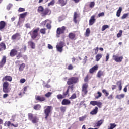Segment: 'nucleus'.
I'll return each mask as SVG.
<instances>
[{
	"mask_svg": "<svg viewBox=\"0 0 129 129\" xmlns=\"http://www.w3.org/2000/svg\"><path fill=\"white\" fill-rule=\"evenodd\" d=\"M13 81V77L11 76L6 75L2 78L3 84V91L4 93H9L11 92V89L9 88L10 84L8 82H11Z\"/></svg>",
	"mask_w": 129,
	"mask_h": 129,
	"instance_id": "obj_1",
	"label": "nucleus"
},
{
	"mask_svg": "<svg viewBox=\"0 0 129 129\" xmlns=\"http://www.w3.org/2000/svg\"><path fill=\"white\" fill-rule=\"evenodd\" d=\"M38 13H39L42 17H46V16H49L51 15V10L50 9L46 8L44 9V7L42 6H40L38 7L37 9Z\"/></svg>",
	"mask_w": 129,
	"mask_h": 129,
	"instance_id": "obj_2",
	"label": "nucleus"
},
{
	"mask_svg": "<svg viewBox=\"0 0 129 129\" xmlns=\"http://www.w3.org/2000/svg\"><path fill=\"white\" fill-rule=\"evenodd\" d=\"M39 31H40V28L38 27L29 32V34L32 40H35V39L38 38V36H39Z\"/></svg>",
	"mask_w": 129,
	"mask_h": 129,
	"instance_id": "obj_3",
	"label": "nucleus"
},
{
	"mask_svg": "<svg viewBox=\"0 0 129 129\" xmlns=\"http://www.w3.org/2000/svg\"><path fill=\"white\" fill-rule=\"evenodd\" d=\"M28 120H30L32 123H38L39 122V118L37 116L34 115L32 113H29L28 114Z\"/></svg>",
	"mask_w": 129,
	"mask_h": 129,
	"instance_id": "obj_4",
	"label": "nucleus"
},
{
	"mask_svg": "<svg viewBox=\"0 0 129 129\" xmlns=\"http://www.w3.org/2000/svg\"><path fill=\"white\" fill-rule=\"evenodd\" d=\"M79 82V77H72L68 79L67 85H72V84H76Z\"/></svg>",
	"mask_w": 129,
	"mask_h": 129,
	"instance_id": "obj_5",
	"label": "nucleus"
},
{
	"mask_svg": "<svg viewBox=\"0 0 129 129\" xmlns=\"http://www.w3.org/2000/svg\"><path fill=\"white\" fill-rule=\"evenodd\" d=\"M45 107V109L44 110V114H45V119L47 120L48 119V117L50 115V113H51V111H52V109L53 107L52 106H48Z\"/></svg>",
	"mask_w": 129,
	"mask_h": 129,
	"instance_id": "obj_6",
	"label": "nucleus"
},
{
	"mask_svg": "<svg viewBox=\"0 0 129 129\" xmlns=\"http://www.w3.org/2000/svg\"><path fill=\"white\" fill-rule=\"evenodd\" d=\"M52 24V21L49 19H46L45 21H43L41 22V25H42L43 26L46 25V27L48 30H51L52 29V26H51V24Z\"/></svg>",
	"mask_w": 129,
	"mask_h": 129,
	"instance_id": "obj_7",
	"label": "nucleus"
},
{
	"mask_svg": "<svg viewBox=\"0 0 129 129\" xmlns=\"http://www.w3.org/2000/svg\"><path fill=\"white\" fill-rule=\"evenodd\" d=\"M66 30V27L62 26L61 27L58 28L56 30V36L57 38L60 37V35L62 34H65V31Z\"/></svg>",
	"mask_w": 129,
	"mask_h": 129,
	"instance_id": "obj_8",
	"label": "nucleus"
},
{
	"mask_svg": "<svg viewBox=\"0 0 129 129\" xmlns=\"http://www.w3.org/2000/svg\"><path fill=\"white\" fill-rule=\"evenodd\" d=\"M87 88H88V84L87 83L83 84L82 86V92L84 94V95H86V94L88 93Z\"/></svg>",
	"mask_w": 129,
	"mask_h": 129,
	"instance_id": "obj_9",
	"label": "nucleus"
},
{
	"mask_svg": "<svg viewBox=\"0 0 129 129\" xmlns=\"http://www.w3.org/2000/svg\"><path fill=\"white\" fill-rule=\"evenodd\" d=\"M90 104L91 105H93V106H95V105H97L99 108H101V106L102 105V103L97 101H91L90 102Z\"/></svg>",
	"mask_w": 129,
	"mask_h": 129,
	"instance_id": "obj_10",
	"label": "nucleus"
},
{
	"mask_svg": "<svg viewBox=\"0 0 129 129\" xmlns=\"http://www.w3.org/2000/svg\"><path fill=\"white\" fill-rule=\"evenodd\" d=\"M4 126H7L8 127H10V126H14V127H18L19 125L18 124H14L11 122L10 121H5L4 124Z\"/></svg>",
	"mask_w": 129,
	"mask_h": 129,
	"instance_id": "obj_11",
	"label": "nucleus"
},
{
	"mask_svg": "<svg viewBox=\"0 0 129 129\" xmlns=\"http://www.w3.org/2000/svg\"><path fill=\"white\" fill-rule=\"evenodd\" d=\"M35 100L36 101H39V102H43L46 101V97L43 96H35Z\"/></svg>",
	"mask_w": 129,
	"mask_h": 129,
	"instance_id": "obj_12",
	"label": "nucleus"
},
{
	"mask_svg": "<svg viewBox=\"0 0 129 129\" xmlns=\"http://www.w3.org/2000/svg\"><path fill=\"white\" fill-rule=\"evenodd\" d=\"M11 39L13 41L15 40H18L19 41L21 39V34L19 33H16L12 36Z\"/></svg>",
	"mask_w": 129,
	"mask_h": 129,
	"instance_id": "obj_13",
	"label": "nucleus"
},
{
	"mask_svg": "<svg viewBox=\"0 0 129 129\" xmlns=\"http://www.w3.org/2000/svg\"><path fill=\"white\" fill-rule=\"evenodd\" d=\"M113 59L115 61V62H119L122 61V59H123V56L118 57L116 55H113Z\"/></svg>",
	"mask_w": 129,
	"mask_h": 129,
	"instance_id": "obj_14",
	"label": "nucleus"
},
{
	"mask_svg": "<svg viewBox=\"0 0 129 129\" xmlns=\"http://www.w3.org/2000/svg\"><path fill=\"white\" fill-rule=\"evenodd\" d=\"M96 21V19H95V15L92 16L89 21V26H92V25L95 23Z\"/></svg>",
	"mask_w": 129,
	"mask_h": 129,
	"instance_id": "obj_15",
	"label": "nucleus"
},
{
	"mask_svg": "<svg viewBox=\"0 0 129 129\" xmlns=\"http://www.w3.org/2000/svg\"><path fill=\"white\" fill-rule=\"evenodd\" d=\"M17 55H18V50L16 49H13L10 51V57H15V56H17Z\"/></svg>",
	"mask_w": 129,
	"mask_h": 129,
	"instance_id": "obj_16",
	"label": "nucleus"
},
{
	"mask_svg": "<svg viewBox=\"0 0 129 129\" xmlns=\"http://www.w3.org/2000/svg\"><path fill=\"white\" fill-rule=\"evenodd\" d=\"M80 16V14H79L76 12H75L74 13L73 22L75 23V24H76L77 23V18H79Z\"/></svg>",
	"mask_w": 129,
	"mask_h": 129,
	"instance_id": "obj_17",
	"label": "nucleus"
},
{
	"mask_svg": "<svg viewBox=\"0 0 129 129\" xmlns=\"http://www.w3.org/2000/svg\"><path fill=\"white\" fill-rule=\"evenodd\" d=\"M97 70H98V66L96 64L89 70V72L91 74H93V73L97 71Z\"/></svg>",
	"mask_w": 129,
	"mask_h": 129,
	"instance_id": "obj_18",
	"label": "nucleus"
},
{
	"mask_svg": "<svg viewBox=\"0 0 129 129\" xmlns=\"http://www.w3.org/2000/svg\"><path fill=\"white\" fill-rule=\"evenodd\" d=\"M56 49L58 52L62 53L63 51V42H60L58 45H56Z\"/></svg>",
	"mask_w": 129,
	"mask_h": 129,
	"instance_id": "obj_19",
	"label": "nucleus"
},
{
	"mask_svg": "<svg viewBox=\"0 0 129 129\" xmlns=\"http://www.w3.org/2000/svg\"><path fill=\"white\" fill-rule=\"evenodd\" d=\"M6 25L7 23H6V22L4 21H0V31H3L4 29L6 28Z\"/></svg>",
	"mask_w": 129,
	"mask_h": 129,
	"instance_id": "obj_20",
	"label": "nucleus"
},
{
	"mask_svg": "<svg viewBox=\"0 0 129 129\" xmlns=\"http://www.w3.org/2000/svg\"><path fill=\"white\" fill-rule=\"evenodd\" d=\"M57 4L60 5L61 7H64L67 4V0H58Z\"/></svg>",
	"mask_w": 129,
	"mask_h": 129,
	"instance_id": "obj_21",
	"label": "nucleus"
},
{
	"mask_svg": "<svg viewBox=\"0 0 129 129\" xmlns=\"http://www.w3.org/2000/svg\"><path fill=\"white\" fill-rule=\"evenodd\" d=\"M68 37L70 40H76V34L73 32H71L69 34Z\"/></svg>",
	"mask_w": 129,
	"mask_h": 129,
	"instance_id": "obj_22",
	"label": "nucleus"
},
{
	"mask_svg": "<svg viewBox=\"0 0 129 129\" xmlns=\"http://www.w3.org/2000/svg\"><path fill=\"white\" fill-rule=\"evenodd\" d=\"M71 104V102L70 101V100L67 99H64L61 102L62 105H69V104Z\"/></svg>",
	"mask_w": 129,
	"mask_h": 129,
	"instance_id": "obj_23",
	"label": "nucleus"
},
{
	"mask_svg": "<svg viewBox=\"0 0 129 129\" xmlns=\"http://www.w3.org/2000/svg\"><path fill=\"white\" fill-rule=\"evenodd\" d=\"M6 49V43L4 42H2L0 43V52L2 51H5Z\"/></svg>",
	"mask_w": 129,
	"mask_h": 129,
	"instance_id": "obj_24",
	"label": "nucleus"
},
{
	"mask_svg": "<svg viewBox=\"0 0 129 129\" xmlns=\"http://www.w3.org/2000/svg\"><path fill=\"white\" fill-rule=\"evenodd\" d=\"M97 112H98V107H95V108L90 112V114H91V115H95L97 114Z\"/></svg>",
	"mask_w": 129,
	"mask_h": 129,
	"instance_id": "obj_25",
	"label": "nucleus"
},
{
	"mask_svg": "<svg viewBox=\"0 0 129 129\" xmlns=\"http://www.w3.org/2000/svg\"><path fill=\"white\" fill-rule=\"evenodd\" d=\"M6 62H7V56L4 55L2 57V58L0 61V63L4 66Z\"/></svg>",
	"mask_w": 129,
	"mask_h": 129,
	"instance_id": "obj_26",
	"label": "nucleus"
},
{
	"mask_svg": "<svg viewBox=\"0 0 129 129\" xmlns=\"http://www.w3.org/2000/svg\"><path fill=\"white\" fill-rule=\"evenodd\" d=\"M116 84L118 86V88L119 89V91H121L122 89V83L121 81H118L116 82Z\"/></svg>",
	"mask_w": 129,
	"mask_h": 129,
	"instance_id": "obj_27",
	"label": "nucleus"
},
{
	"mask_svg": "<svg viewBox=\"0 0 129 129\" xmlns=\"http://www.w3.org/2000/svg\"><path fill=\"white\" fill-rule=\"evenodd\" d=\"M28 44L31 47V49H35V43L33 42V40H30L28 42Z\"/></svg>",
	"mask_w": 129,
	"mask_h": 129,
	"instance_id": "obj_28",
	"label": "nucleus"
},
{
	"mask_svg": "<svg viewBox=\"0 0 129 129\" xmlns=\"http://www.w3.org/2000/svg\"><path fill=\"white\" fill-rule=\"evenodd\" d=\"M101 76H104V73L102 71L99 70L97 74V77L100 78Z\"/></svg>",
	"mask_w": 129,
	"mask_h": 129,
	"instance_id": "obj_29",
	"label": "nucleus"
},
{
	"mask_svg": "<svg viewBox=\"0 0 129 129\" xmlns=\"http://www.w3.org/2000/svg\"><path fill=\"white\" fill-rule=\"evenodd\" d=\"M101 58H102V54L99 53L97 54L95 56L96 61L97 62H98V61H99L101 59Z\"/></svg>",
	"mask_w": 129,
	"mask_h": 129,
	"instance_id": "obj_30",
	"label": "nucleus"
},
{
	"mask_svg": "<svg viewBox=\"0 0 129 129\" xmlns=\"http://www.w3.org/2000/svg\"><path fill=\"white\" fill-rule=\"evenodd\" d=\"M41 106L40 104H36L33 106V108L35 110H40L41 109Z\"/></svg>",
	"mask_w": 129,
	"mask_h": 129,
	"instance_id": "obj_31",
	"label": "nucleus"
},
{
	"mask_svg": "<svg viewBox=\"0 0 129 129\" xmlns=\"http://www.w3.org/2000/svg\"><path fill=\"white\" fill-rule=\"evenodd\" d=\"M90 35V29L87 28L85 33V37H89Z\"/></svg>",
	"mask_w": 129,
	"mask_h": 129,
	"instance_id": "obj_32",
	"label": "nucleus"
},
{
	"mask_svg": "<svg viewBox=\"0 0 129 129\" xmlns=\"http://www.w3.org/2000/svg\"><path fill=\"white\" fill-rule=\"evenodd\" d=\"M106 29H109V26H108L107 25H104L102 26L101 31L102 32H103V31H105V30H106Z\"/></svg>",
	"mask_w": 129,
	"mask_h": 129,
	"instance_id": "obj_33",
	"label": "nucleus"
},
{
	"mask_svg": "<svg viewBox=\"0 0 129 129\" xmlns=\"http://www.w3.org/2000/svg\"><path fill=\"white\" fill-rule=\"evenodd\" d=\"M129 14L128 13H124L123 14L122 17H121V20H124V19H126L127 17H128Z\"/></svg>",
	"mask_w": 129,
	"mask_h": 129,
	"instance_id": "obj_34",
	"label": "nucleus"
},
{
	"mask_svg": "<svg viewBox=\"0 0 129 129\" xmlns=\"http://www.w3.org/2000/svg\"><path fill=\"white\" fill-rule=\"evenodd\" d=\"M25 69V63L21 64L19 68V71H23Z\"/></svg>",
	"mask_w": 129,
	"mask_h": 129,
	"instance_id": "obj_35",
	"label": "nucleus"
},
{
	"mask_svg": "<svg viewBox=\"0 0 129 129\" xmlns=\"http://www.w3.org/2000/svg\"><path fill=\"white\" fill-rule=\"evenodd\" d=\"M60 110L62 113H65L66 111V107L61 106L60 107Z\"/></svg>",
	"mask_w": 129,
	"mask_h": 129,
	"instance_id": "obj_36",
	"label": "nucleus"
},
{
	"mask_svg": "<svg viewBox=\"0 0 129 129\" xmlns=\"http://www.w3.org/2000/svg\"><path fill=\"white\" fill-rule=\"evenodd\" d=\"M46 30H47V29H46V28H41L40 30V32L41 33V34H42V35H45Z\"/></svg>",
	"mask_w": 129,
	"mask_h": 129,
	"instance_id": "obj_37",
	"label": "nucleus"
},
{
	"mask_svg": "<svg viewBox=\"0 0 129 129\" xmlns=\"http://www.w3.org/2000/svg\"><path fill=\"white\" fill-rule=\"evenodd\" d=\"M102 92L105 94L106 97H107L109 95V93L107 92V91L105 89H103L102 91Z\"/></svg>",
	"mask_w": 129,
	"mask_h": 129,
	"instance_id": "obj_38",
	"label": "nucleus"
},
{
	"mask_svg": "<svg viewBox=\"0 0 129 129\" xmlns=\"http://www.w3.org/2000/svg\"><path fill=\"white\" fill-rule=\"evenodd\" d=\"M97 94L98 95L95 97V99H98V98L102 96V94L100 92H97Z\"/></svg>",
	"mask_w": 129,
	"mask_h": 129,
	"instance_id": "obj_39",
	"label": "nucleus"
},
{
	"mask_svg": "<svg viewBox=\"0 0 129 129\" xmlns=\"http://www.w3.org/2000/svg\"><path fill=\"white\" fill-rule=\"evenodd\" d=\"M102 123H103V120H100L98 121V122H97L96 124L97 126H100V125H101V124H102Z\"/></svg>",
	"mask_w": 129,
	"mask_h": 129,
	"instance_id": "obj_40",
	"label": "nucleus"
},
{
	"mask_svg": "<svg viewBox=\"0 0 129 129\" xmlns=\"http://www.w3.org/2000/svg\"><path fill=\"white\" fill-rule=\"evenodd\" d=\"M124 97V94H122L120 95H117L116 96V98H117V99H121V98H123Z\"/></svg>",
	"mask_w": 129,
	"mask_h": 129,
	"instance_id": "obj_41",
	"label": "nucleus"
},
{
	"mask_svg": "<svg viewBox=\"0 0 129 129\" xmlns=\"http://www.w3.org/2000/svg\"><path fill=\"white\" fill-rule=\"evenodd\" d=\"M110 128H109L108 129H113V128H115V127H116V124H115V123H110Z\"/></svg>",
	"mask_w": 129,
	"mask_h": 129,
	"instance_id": "obj_42",
	"label": "nucleus"
},
{
	"mask_svg": "<svg viewBox=\"0 0 129 129\" xmlns=\"http://www.w3.org/2000/svg\"><path fill=\"white\" fill-rule=\"evenodd\" d=\"M63 95L64 98L66 97V96H67V95L69 96V89H67V91L63 93Z\"/></svg>",
	"mask_w": 129,
	"mask_h": 129,
	"instance_id": "obj_43",
	"label": "nucleus"
},
{
	"mask_svg": "<svg viewBox=\"0 0 129 129\" xmlns=\"http://www.w3.org/2000/svg\"><path fill=\"white\" fill-rule=\"evenodd\" d=\"M77 96H76V94L74 93L72 94V95L69 98V99L72 100V99H75Z\"/></svg>",
	"mask_w": 129,
	"mask_h": 129,
	"instance_id": "obj_44",
	"label": "nucleus"
},
{
	"mask_svg": "<svg viewBox=\"0 0 129 129\" xmlns=\"http://www.w3.org/2000/svg\"><path fill=\"white\" fill-rule=\"evenodd\" d=\"M57 98L58 99H63V98H65V97H64L63 95H61V94H58L57 95Z\"/></svg>",
	"mask_w": 129,
	"mask_h": 129,
	"instance_id": "obj_45",
	"label": "nucleus"
},
{
	"mask_svg": "<svg viewBox=\"0 0 129 129\" xmlns=\"http://www.w3.org/2000/svg\"><path fill=\"white\" fill-rule=\"evenodd\" d=\"M22 57H23V55H22V53H21V52H19L16 56V58H17V60L20 59V58H22Z\"/></svg>",
	"mask_w": 129,
	"mask_h": 129,
	"instance_id": "obj_46",
	"label": "nucleus"
},
{
	"mask_svg": "<svg viewBox=\"0 0 129 129\" xmlns=\"http://www.w3.org/2000/svg\"><path fill=\"white\" fill-rule=\"evenodd\" d=\"M20 16L21 19H24V18H25L27 16V12L21 14Z\"/></svg>",
	"mask_w": 129,
	"mask_h": 129,
	"instance_id": "obj_47",
	"label": "nucleus"
},
{
	"mask_svg": "<svg viewBox=\"0 0 129 129\" xmlns=\"http://www.w3.org/2000/svg\"><path fill=\"white\" fill-rule=\"evenodd\" d=\"M51 95H52V93L50 92L45 94V97H47V98H49V97H50Z\"/></svg>",
	"mask_w": 129,
	"mask_h": 129,
	"instance_id": "obj_48",
	"label": "nucleus"
},
{
	"mask_svg": "<svg viewBox=\"0 0 129 129\" xmlns=\"http://www.w3.org/2000/svg\"><path fill=\"white\" fill-rule=\"evenodd\" d=\"M122 36V30H120L119 33L117 34V37L118 38H120Z\"/></svg>",
	"mask_w": 129,
	"mask_h": 129,
	"instance_id": "obj_49",
	"label": "nucleus"
},
{
	"mask_svg": "<svg viewBox=\"0 0 129 129\" xmlns=\"http://www.w3.org/2000/svg\"><path fill=\"white\" fill-rule=\"evenodd\" d=\"M85 118H86V115L79 117V121H83Z\"/></svg>",
	"mask_w": 129,
	"mask_h": 129,
	"instance_id": "obj_50",
	"label": "nucleus"
},
{
	"mask_svg": "<svg viewBox=\"0 0 129 129\" xmlns=\"http://www.w3.org/2000/svg\"><path fill=\"white\" fill-rule=\"evenodd\" d=\"M94 6H95V3H94V2H90V3L89 4V7L90 8H94Z\"/></svg>",
	"mask_w": 129,
	"mask_h": 129,
	"instance_id": "obj_51",
	"label": "nucleus"
},
{
	"mask_svg": "<svg viewBox=\"0 0 129 129\" xmlns=\"http://www.w3.org/2000/svg\"><path fill=\"white\" fill-rule=\"evenodd\" d=\"M88 78H89V76H88V75H87L84 78V82H88V80H89Z\"/></svg>",
	"mask_w": 129,
	"mask_h": 129,
	"instance_id": "obj_52",
	"label": "nucleus"
},
{
	"mask_svg": "<svg viewBox=\"0 0 129 129\" xmlns=\"http://www.w3.org/2000/svg\"><path fill=\"white\" fill-rule=\"evenodd\" d=\"M94 50L95 51V55H96L97 53H98V50H99V48H98V47H97L94 48Z\"/></svg>",
	"mask_w": 129,
	"mask_h": 129,
	"instance_id": "obj_53",
	"label": "nucleus"
},
{
	"mask_svg": "<svg viewBox=\"0 0 129 129\" xmlns=\"http://www.w3.org/2000/svg\"><path fill=\"white\" fill-rule=\"evenodd\" d=\"M12 7H13V5L11 4H8L7 6V10H11V8H12Z\"/></svg>",
	"mask_w": 129,
	"mask_h": 129,
	"instance_id": "obj_54",
	"label": "nucleus"
},
{
	"mask_svg": "<svg viewBox=\"0 0 129 129\" xmlns=\"http://www.w3.org/2000/svg\"><path fill=\"white\" fill-rule=\"evenodd\" d=\"M74 87V85H73V84H72L71 86H69L68 87V89H69H69H71V90H73Z\"/></svg>",
	"mask_w": 129,
	"mask_h": 129,
	"instance_id": "obj_55",
	"label": "nucleus"
},
{
	"mask_svg": "<svg viewBox=\"0 0 129 129\" xmlns=\"http://www.w3.org/2000/svg\"><path fill=\"white\" fill-rule=\"evenodd\" d=\"M74 67H73V66H72V64H69L68 66V70H72V69H73Z\"/></svg>",
	"mask_w": 129,
	"mask_h": 129,
	"instance_id": "obj_56",
	"label": "nucleus"
},
{
	"mask_svg": "<svg viewBox=\"0 0 129 129\" xmlns=\"http://www.w3.org/2000/svg\"><path fill=\"white\" fill-rule=\"evenodd\" d=\"M104 16V12L99 13L98 15V16L99 17V18H100V17H103Z\"/></svg>",
	"mask_w": 129,
	"mask_h": 129,
	"instance_id": "obj_57",
	"label": "nucleus"
},
{
	"mask_svg": "<svg viewBox=\"0 0 129 129\" xmlns=\"http://www.w3.org/2000/svg\"><path fill=\"white\" fill-rule=\"evenodd\" d=\"M54 4H55V1L52 0L49 3H48V6H54Z\"/></svg>",
	"mask_w": 129,
	"mask_h": 129,
	"instance_id": "obj_58",
	"label": "nucleus"
},
{
	"mask_svg": "<svg viewBox=\"0 0 129 129\" xmlns=\"http://www.w3.org/2000/svg\"><path fill=\"white\" fill-rule=\"evenodd\" d=\"M18 12H25V8H19L18 9Z\"/></svg>",
	"mask_w": 129,
	"mask_h": 129,
	"instance_id": "obj_59",
	"label": "nucleus"
},
{
	"mask_svg": "<svg viewBox=\"0 0 129 129\" xmlns=\"http://www.w3.org/2000/svg\"><path fill=\"white\" fill-rule=\"evenodd\" d=\"M20 83H25L26 82V79H21L20 80Z\"/></svg>",
	"mask_w": 129,
	"mask_h": 129,
	"instance_id": "obj_60",
	"label": "nucleus"
},
{
	"mask_svg": "<svg viewBox=\"0 0 129 129\" xmlns=\"http://www.w3.org/2000/svg\"><path fill=\"white\" fill-rule=\"evenodd\" d=\"M109 60V54L107 53L106 56V62H107Z\"/></svg>",
	"mask_w": 129,
	"mask_h": 129,
	"instance_id": "obj_61",
	"label": "nucleus"
},
{
	"mask_svg": "<svg viewBox=\"0 0 129 129\" xmlns=\"http://www.w3.org/2000/svg\"><path fill=\"white\" fill-rule=\"evenodd\" d=\"M117 12L121 14V12H122V7H119Z\"/></svg>",
	"mask_w": 129,
	"mask_h": 129,
	"instance_id": "obj_62",
	"label": "nucleus"
},
{
	"mask_svg": "<svg viewBox=\"0 0 129 129\" xmlns=\"http://www.w3.org/2000/svg\"><path fill=\"white\" fill-rule=\"evenodd\" d=\"M6 94H4L3 96V98H7L8 96H9V94H8V93H5Z\"/></svg>",
	"mask_w": 129,
	"mask_h": 129,
	"instance_id": "obj_63",
	"label": "nucleus"
},
{
	"mask_svg": "<svg viewBox=\"0 0 129 129\" xmlns=\"http://www.w3.org/2000/svg\"><path fill=\"white\" fill-rule=\"evenodd\" d=\"M44 87L45 88H50V87H51V86H50V85L47 84L44 86Z\"/></svg>",
	"mask_w": 129,
	"mask_h": 129,
	"instance_id": "obj_64",
	"label": "nucleus"
}]
</instances>
